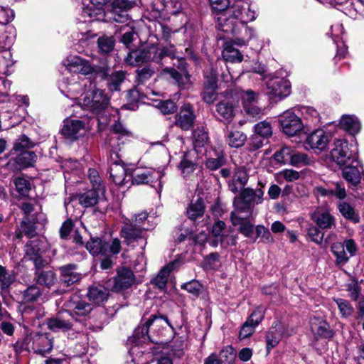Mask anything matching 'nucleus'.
Returning a JSON list of instances; mask_svg holds the SVG:
<instances>
[{
    "instance_id": "680f3d73",
    "label": "nucleus",
    "mask_w": 364,
    "mask_h": 364,
    "mask_svg": "<svg viewBox=\"0 0 364 364\" xmlns=\"http://www.w3.org/2000/svg\"><path fill=\"white\" fill-rule=\"evenodd\" d=\"M265 314V308L259 306L257 307L248 318V321L252 322L255 326H258L262 321Z\"/></svg>"
},
{
    "instance_id": "4be33fe9",
    "label": "nucleus",
    "mask_w": 364,
    "mask_h": 364,
    "mask_svg": "<svg viewBox=\"0 0 364 364\" xmlns=\"http://www.w3.org/2000/svg\"><path fill=\"white\" fill-rule=\"evenodd\" d=\"M144 228L136 227V225L125 223L121 230V236L127 245H130L144 237Z\"/></svg>"
},
{
    "instance_id": "0eeeda50",
    "label": "nucleus",
    "mask_w": 364,
    "mask_h": 364,
    "mask_svg": "<svg viewBox=\"0 0 364 364\" xmlns=\"http://www.w3.org/2000/svg\"><path fill=\"white\" fill-rule=\"evenodd\" d=\"M64 65L71 73H80L84 75L95 73L102 79L109 75V68L107 61H102L100 65H91L88 60L77 55H70L63 62Z\"/></svg>"
},
{
    "instance_id": "9d476101",
    "label": "nucleus",
    "mask_w": 364,
    "mask_h": 364,
    "mask_svg": "<svg viewBox=\"0 0 364 364\" xmlns=\"http://www.w3.org/2000/svg\"><path fill=\"white\" fill-rule=\"evenodd\" d=\"M264 192L262 188H250L241 189L240 194L234 198L233 205L237 212L252 213V207L262 202Z\"/></svg>"
},
{
    "instance_id": "bb28decb",
    "label": "nucleus",
    "mask_w": 364,
    "mask_h": 364,
    "mask_svg": "<svg viewBox=\"0 0 364 364\" xmlns=\"http://www.w3.org/2000/svg\"><path fill=\"white\" fill-rule=\"evenodd\" d=\"M311 330L315 336L323 338H331L333 331L330 329L328 323L321 318L314 317L311 320Z\"/></svg>"
},
{
    "instance_id": "4c0bfd02",
    "label": "nucleus",
    "mask_w": 364,
    "mask_h": 364,
    "mask_svg": "<svg viewBox=\"0 0 364 364\" xmlns=\"http://www.w3.org/2000/svg\"><path fill=\"white\" fill-rule=\"evenodd\" d=\"M343 176L350 184L356 186L360 181V171L356 165L347 166L343 170Z\"/></svg>"
},
{
    "instance_id": "9b49d317",
    "label": "nucleus",
    "mask_w": 364,
    "mask_h": 364,
    "mask_svg": "<svg viewBox=\"0 0 364 364\" xmlns=\"http://www.w3.org/2000/svg\"><path fill=\"white\" fill-rule=\"evenodd\" d=\"M357 148L349 145L346 140L337 139L334 142V147L331 151L332 159L341 166L345 165L350 160L356 161Z\"/></svg>"
},
{
    "instance_id": "7c9ffc66",
    "label": "nucleus",
    "mask_w": 364,
    "mask_h": 364,
    "mask_svg": "<svg viewBox=\"0 0 364 364\" xmlns=\"http://www.w3.org/2000/svg\"><path fill=\"white\" fill-rule=\"evenodd\" d=\"M247 22H242V25L236 26V29L234 31H230L229 33L235 34H241V38H237L235 41V43L237 45H245L247 42L251 40L255 36V30L246 25Z\"/></svg>"
},
{
    "instance_id": "a19ab883",
    "label": "nucleus",
    "mask_w": 364,
    "mask_h": 364,
    "mask_svg": "<svg viewBox=\"0 0 364 364\" xmlns=\"http://www.w3.org/2000/svg\"><path fill=\"white\" fill-rule=\"evenodd\" d=\"M97 188H92L79 196V203L85 207H92L98 201V193Z\"/></svg>"
},
{
    "instance_id": "2eb2a0df",
    "label": "nucleus",
    "mask_w": 364,
    "mask_h": 364,
    "mask_svg": "<svg viewBox=\"0 0 364 364\" xmlns=\"http://www.w3.org/2000/svg\"><path fill=\"white\" fill-rule=\"evenodd\" d=\"M218 74L211 73L210 75H205L203 99L208 104L213 103L218 98Z\"/></svg>"
},
{
    "instance_id": "473e14b6",
    "label": "nucleus",
    "mask_w": 364,
    "mask_h": 364,
    "mask_svg": "<svg viewBox=\"0 0 364 364\" xmlns=\"http://www.w3.org/2000/svg\"><path fill=\"white\" fill-rule=\"evenodd\" d=\"M341 127L349 134L354 135L359 132L360 123L354 115H343L340 120Z\"/></svg>"
},
{
    "instance_id": "6e6552de",
    "label": "nucleus",
    "mask_w": 364,
    "mask_h": 364,
    "mask_svg": "<svg viewBox=\"0 0 364 364\" xmlns=\"http://www.w3.org/2000/svg\"><path fill=\"white\" fill-rule=\"evenodd\" d=\"M86 249L93 256L102 257L101 268L108 269L112 264V257L114 255V240L107 241L103 237H91L86 242Z\"/></svg>"
},
{
    "instance_id": "2f4dec72",
    "label": "nucleus",
    "mask_w": 364,
    "mask_h": 364,
    "mask_svg": "<svg viewBox=\"0 0 364 364\" xmlns=\"http://www.w3.org/2000/svg\"><path fill=\"white\" fill-rule=\"evenodd\" d=\"M311 218L322 229H329L336 225L334 218L327 211L315 212Z\"/></svg>"
},
{
    "instance_id": "39448f33",
    "label": "nucleus",
    "mask_w": 364,
    "mask_h": 364,
    "mask_svg": "<svg viewBox=\"0 0 364 364\" xmlns=\"http://www.w3.org/2000/svg\"><path fill=\"white\" fill-rule=\"evenodd\" d=\"M81 16L83 21L112 22L114 20V1L82 0Z\"/></svg>"
},
{
    "instance_id": "58836bf2",
    "label": "nucleus",
    "mask_w": 364,
    "mask_h": 364,
    "mask_svg": "<svg viewBox=\"0 0 364 364\" xmlns=\"http://www.w3.org/2000/svg\"><path fill=\"white\" fill-rule=\"evenodd\" d=\"M204 204L203 201L198 198L196 201H192L188 205L186 213L188 218L192 220L201 217L204 213Z\"/></svg>"
},
{
    "instance_id": "bf43d9fd",
    "label": "nucleus",
    "mask_w": 364,
    "mask_h": 364,
    "mask_svg": "<svg viewBox=\"0 0 364 364\" xmlns=\"http://www.w3.org/2000/svg\"><path fill=\"white\" fill-rule=\"evenodd\" d=\"M256 234L257 237H261L263 242L273 243L274 238L269 230L263 225H257L256 227Z\"/></svg>"
},
{
    "instance_id": "8fccbe9b",
    "label": "nucleus",
    "mask_w": 364,
    "mask_h": 364,
    "mask_svg": "<svg viewBox=\"0 0 364 364\" xmlns=\"http://www.w3.org/2000/svg\"><path fill=\"white\" fill-rule=\"evenodd\" d=\"M125 61L127 64L133 66L145 63L143 50H134L129 52Z\"/></svg>"
},
{
    "instance_id": "f3484780",
    "label": "nucleus",
    "mask_w": 364,
    "mask_h": 364,
    "mask_svg": "<svg viewBox=\"0 0 364 364\" xmlns=\"http://www.w3.org/2000/svg\"><path fill=\"white\" fill-rule=\"evenodd\" d=\"M195 118L193 107L190 104H186L176 115L175 124L183 130H188L193 127Z\"/></svg>"
},
{
    "instance_id": "c85d7f7f",
    "label": "nucleus",
    "mask_w": 364,
    "mask_h": 364,
    "mask_svg": "<svg viewBox=\"0 0 364 364\" xmlns=\"http://www.w3.org/2000/svg\"><path fill=\"white\" fill-rule=\"evenodd\" d=\"M109 291L108 287L102 285L91 287L87 293L89 299L96 304H100L107 301Z\"/></svg>"
},
{
    "instance_id": "1a4fd4ad",
    "label": "nucleus",
    "mask_w": 364,
    "mask_h": 364,
    "mask_svg": "<svg viewBox=\"0 0 364 364\" xmlns=\"http://www.w3.org/2000/svg\"><path fill=\"white\" fill-rule=\"evenodd\" d=\"M66 313L75 321L78 323L81 328H75V329L80 331L86 325L87 316L92 310V306L82 300L78 294H73L64 304Z\"/></svg>"
},
{
    "instance_id": "0e129e2a",
    "label": "nucleus",
    "mask_w": 364,
    "mask_h": 364,
    "mask_svg": "<svg viewBox=\"0 0 364 364\" xmlns=\"http://www.w3.org/2000/svg\"><path fill=\"white\" fill-rule=\"evenodd\" d=\"M256 326L252 323L250 321L247 320L241 328L239 333L240 339H245L250 336L254 332Z\"/></svg>"
},
{
    "instance_id": "3c124183",
    "label": "nucleus",
    "mask_w": 364,
    "mask_h": 364,
    "mask_svg": "<svg viewBox=\"0 0 364 364\" xmlns=\"http://www.w3.org/2000/svg\"><path fill=\"white\" fill-rule=\"evenodd\" d=\"M236 354L234 349L231 346L223 348L220 352V360L221 364H232L235 360Z\"/></svg>"
},
{
    "instance_id": "052dcab7",
    "label": "nucleus",
    "mask_w": 364,
    "mask_h": 364,
    "mask_svg": "<svg viewBox=\"0 0 364 364\" xmlns=\"http://www.w3.org/2000/svg\"><path fill=\"white\" fill-rule=\"evenodd\" d=\"M16 191L21 195H26L30 191L31 184L29 181L23 178H16L14 180Z\"/></svg>"
},
{
    "instance_id": "13d9d810",
    "label": "nucleus",
    "mask_w": 364,
    "mask_h": 364,
    "mask_svg": "<svg viewBox=\"0 0 364 364\" xmlns=\"http://www.w3.org/2000/svg\"><path fill=\"white\" fill-rule=\"evenodd\" d=\"M181 289L186 290L195 296H199L202 285L197 280H191L181 285Z\"/></svg>"
},
{
    "instance_id": "5fc2aeb1",
    "label": "nucleus",
    "mask_w": 364,
    "mask_h": 364,
    "mask_svg": "<svg viewBox=\"0 0 364 364\" xmlns=\"http://www.w3.org/2000/svg\"><path fill=\"white\" fill-rule=\"evenodd\" d=\"M136 73V81L139 84H143L154 75L155 73V69L149 65L143 68L142 69L138 70Z\"/></svg>"
},
{
    "instance_id": "423d86ee",
    "label": "nucleus",
    "mask_w": 364,
    "mask_h": 364,
    "mask_svg": "<svg viewBox=\"0 0 364 364\" xmlns=\"http://www.w3.org/2000/svg\"><path fill=\"white\" fill-rule=\"evenodd\" d=\"M115 184L120 187L126 186L129 188L132 183L137 185L148 183L153 181V178H161L162 175L159 171H152L151 170H144L143 171H136L133 176H131L129 168H127L125 164L122 161L115 159Z\"/></svg>"
},
{
    "instance_id": "f8f14e48",
    "label": "nucleus",
    "mask_w": 364,
    "mask_h": 364,
    "mask_svg": "<svg viewBox=\"0 0 364 364\" xmlns=\"http://www.w3.org/2000/svg\"><path fill=\"white\" fill-rule=\"evenodd\" d=\"M267 94L272 100L277 101L291 93V83L284 78L272 77L267 82Z\"/></svg>"
},
{
    "instance_id": "864d4df0",
    "label": "nucleus",
    "mask_w": 364,
    "mask_h": 364,
    "mask_svg": "<svg viewBox=\"0 0 364 364\" xmlns=\"http://www.w3.org/2000/svg\"><path fill=\"white\" fill-rule=\"evenodd\" d=\"M277 181L281 178H283L289 182H293L298 180L300 178V173L294 169H284L276 175Z\"/></svg>"
},
{
    "instance_id": "69168bd1",
    "label": "nucleus",
    "mask_w": 364,
    "mask_h": 364,
    "mask_svg": "<svg viewBox=\"0 0 364 364\" xmlns=\"http://www.w3.org/2000/svg\"><path fill=\"white\" fill-rule=\"evenodd\" d=\"M40 296V290L36 286H30L23 292L24 299L27 301H33Z\"/></svg>"
},
{
    "instance_id": "de8ad7c7",
    "label": "nucleus",
    "mask_w": 364,
    "mask_h": 364,
    "mask_svg": "<svg viewBox=\"0 0 364 364\" xmlns=\"http://www.w3.org/2000/svg\"><path fill=\"white\" fill-rule=\"evenodd\" d=\"M37 281L39 284L50 288L55 284L56 278L53 271H43L38 274Z\"/></svg>"
},
{
    "instance_id": "a18cd8bd",
    "label": "nucleus",
    "mask_w": 364,
    "mask_h": 364,
    "mask_svg": "<svg viewBox=\"0 0 364 364\" xmlns=\"http://www.w3.org/2000/svg\"><path fill=\"white\" fill-rule=\"evenodd\" d=\"M293 151L291 147L284 146L274 154V159L279 163L289 164Z\"/></svg>"
},
{
    "instance_id": "f03ea898",
    "label": "nucleus",
    "mask_w": 364,
    "mask_h": 364,
    "mask_svg": "<svg viewBox=\"0 0 364 364\" xmlns=\"http://www.w3.org/2000/svg\"><path fill=\"white\" fill-rule=\"evenodd\" d=\"M210 4L217 15L218 27L224 32L234 31L236 26L256 18L255 11L247 1L237 0L230 6L229 0H210Z\"/></svg>"
},
{
    "instance_id": "20e7f679",
    "label": "nucleus",
    "mask_w": 364,
    "mask_h": 364,
    "mask_svg": "<svg viewBox=\"0 0 364 364\" xmlns=\"http://www.w3.org/2000/svg\"><path fill=\"white\" fill-rule=\"evenodd\" d=\"M34 145L35 144L25 135H22L16 139L9 154L8 168L15 171L33 166L37 156L35 152L29 149Z\"/></svg>"
},
{
    "instance_id": "09e8293b",
    "label": "nucleus",
    "mask_w": 364,
    "mask_h": 364,
    "mask_svg": "<svg viewBox=\"0 0 364 364\" xmlns=\"http://www.w3.org/2000/svg\"><path fill=\"white\" fill-rule=\"evenodd\" d=\"M193 136L196 146H203L208 140V134L203 127L194 129Z\"/></svg>"
},
{
    "instance_id": "7ed1b4c3",
    "label": "nucleus",
    "mask_w": 364,
    "mask_h": 364,
    "mask_svg": "<svg viewBox=\"0 0 364 364\" xmlns=\"http://www.w3.org/2000/svg\"><path fill=\"white\" fill-rule=\"evenodd\" d=\"M82 88L84 92L78 99V104L83 109L98 114L107 107L109 98L103 90L97 88L95 83L90 78L85 77L80 82L69 83L68 95H77Z\"/></svg>"
},
{
    "instance_id": "aec40b11",
    "label": "nucleus",
    "mask_w": 364,
    "mask_h": 364,
    "mask_svg": "<svg viewBox=\"0 0 364 364\" xmlns=\"http://www.w3.org/2000/svg\"><path fill=\"white\" fill-rule=\"evenodd\" d=\"M329 142L328 136L322 129H317L308 136L306 144L310 149L324 150Z\"/></svg>"
},
{
    "instance_id": "774afa93",
    "label": "nucleus",
    "mask_w": 364,
    "mask_h": 364,
    "mask_svg": "<svg viewBox=\"0 0 364 364\" xmlns=\"http://www.w3.org/2000/svg\"><path fill=\"white\" fill-rule=\"evenodd\" d=\"M219 265V255L210 254L205 259L204 266L207 269H213Z\"/></svg>"
},
{
    "instance_id": "a211bd4d",
    "label": "nucleus",
    "mask_w": 364,
    "mask_h": 364,
    "mask_svg": "<svg viewBox=\"0 0 364 364\" xmlns=\"http://www.w3.org/2000/svg\"><path fill=\"white\" fill-rule=\"evenodd\" d=\"M67 316H69L66 310L65 312L58 313L56 316L48 319V328L53 331H68L73 329L74 324Z\"/></svg>"
},
{
    "instance_id": "e433bc0d",
    "label": "nucleus",
    "mask_w": 364,
    "mask_h": 364,
    "mask_svg": "<svg viewBox=\"0 0 364 364\" xmlns=\"http://www.w3.org/2000/svg\"><path fill=\"white\" fill-rule=\"evenodd\" d=\"M331 252L336 257V263L337 265L343 266L346 264L349 259V256L345 252L344 245L341 242H334L331 245Z\"/></svg>"
},
{
    "instance_id": "ea45409f",
    "label": "nucleus",
    "mask_w": 364,
    "mask_h": 364,
    "mask_svg": "<svg viewBox=\"0 0 364 364\" xmlns=\"http://www.w3.org/2000/svg\"><path fill=\"white\" fill-rule=\"evenodd\" d=\"M340 213L347 220L357 223L360 220L358 214L355 211L354 208L346 202H341L338 205Z\"/></svg>"
},
{
    "instance_id": "f704fd0d",
    "label": "nucleus",
    "mask_w": 364,
    "mask_h": 364,
    "mask_svg": "<svg viewBox=\"0 0 364 364\" xmlns=\"http://www.w3.org/2000/svg\"><path fill=\"white\" fill-rule=\"evenodd\" d=\"M222 55L225 61L231 63H240L243 60V55L239 50L235 48L229 42L225 43Z\"/></svg>"
},
{
    "instance_id": "cd10ccee",
    "label": "nucleus",
    "mask_w": 364,
    "mask_h": 364,
    "mask_svg": "<svg viewBox=\"0 0 364 364\" xmlns=\"http://www.w3.org/2000/svg\"><path fill=\"white\" fill-rule=\"evenodd\" d=\"M53 348L50 339L46 334L36 335L33 338V349L35 353L44 355Z\"/></svg>"
},
{
    "instance_id": "c9c22d12",
    "label": "nucleus",
    "mask_w": 364,
    "mask_h": 364,
    "mask_svg": "<svg viewBox=\"0 0 364 364\" xmlns=\"http://www.w3.org/2000/svg\"><path fill=\"white\" fill-rule=\"evenodd\" d=\"M225 138L228 145L235 148L242 146L247 140L246 135L243 132L237 130L228 131Z\"/></svg>"
},
{
    "instance_id": "6e6d98bb",
    "label": "nucleus",
    "mask_w": 364,
    "mask_h": 364,
    "mask_svg": "<svg viewBox=\"0 0 364 364\" xmlns=\"http://www.w3.org/2000/svg\"><path fill=\"white\" fill-rule=\"evenodd\" d=\"M255 134L261 136L262 138L269 137L272 134L271 124L266 121L257 123L255 126Z\"/></svg>"
},
{
    "instance_id": "a878e982",
    "label": "nucleus",
    "mask_w": 364,
    "mask_h": 364,
    "mask_svg": "<svg viewBox=\"0 0 364 364\" xmlns=\"http://www.w3.org/2000/svg\"><path fill=\"white\" fill-rule=\"evenodd\" d=\"M241 212L232 211L231 213V222L234 226H239V231L245 237H252L253 235V225L247 218L239 215Z\"/></svg>"
},
{
    "instance_id": "72a5a7b5",
    "label": "nucleus",
    "mask_w": 364,
    "mask_h": 364,
    "mask_svg": "<svg viewBox=\"0 0 364 364\" xmlns=\"http://www.w3.org/2000/svg\"><path fill=\"white\" fill-rule=\"evenodd\" d=\"M133 4L128 0H115V22L124 23L127 21V11Z\"/></svg>"
},
{
    "instance_id": "dca6fc26",
    "label": "nucleus",
    "mask_w": 364,
    "mask_h": 364,
    "mask_svg": "<svg viewBox=\"0 0 364 364\" xmlns=\"http://www.w3.org/2000/svg\"><path fill=\"white\" fill-rule=\"evenodd\" d=\"M41 241L38 239H35L29 241L25 245V253L26 257L28 259L33 260L35 267L37 269L43 267L46 262L41 257Z\"/></svg>"
},
{
    "instance_id": "338daca9",
    "label": "nucleus",
    "mask_w": 364,
    "mask_h": 364,
    "mask_svg": "<svg viewBox=\"0 0 364 364\" xmlns=\"http://www.w3.org/2000/svg\"><path fill=\"white\" fill-rule=\"evenodd\" d=\"M164 72L167 73L174 79L178 84H183L185 80H188V75L186 73L181 74L174 68H166Z\"/></svg>"
},
{
    "instance_id": "79ce46f5",
    "label": "nucleus",
    "mask_w": 364,
    "mask_h": 364,
    "mask_svg": "<svg viewBox=\"0 0 364 364\" xmlns=\"http://www.w3.org/2000/svg\"><path fill=\"white\" fill-rule=\"evenodd\" d=\"M218 114L227 121H230L234 117V107L232 103L226 101L220 102L217 105Z\"/></svg>"
},
{
    "instance_id": "412c9836",
    "label": "nucleus",
    "mask_w": 364,
    "mask_h": 364,
    "mask_svg": "<svg viewBox=\"0 0 364 364\" xmlns=\"http://www.w3.org/2000/svg\"><path fill=\"white\" fill-rule=\"evenodd\" d=\"M85 130V124L80 120L67 119L64 122L61 133L65 137L77 139Z\"/></svg>"
},
{
    "instance_id": "5701e85b",
    "label": "nucleus",
    "mask_w": 364,
    "mask_h": 364,
    "mask_svg": "<svg viewBox=\"0 0 364 364\" xmlns=\"http://www.w3.org/2000/svg\"><path fill=\"white\" fill-rule=\"evenodd\" d=\"M284 326L282 323L276 321L267 333V349L269 351L279 343L283 337Z\"/></svg>"
},
{
    "instance_id": "4468645a",
    "label": "nucleus",
    "mask_w": 364,
    "mask_h": 364,
    "mask_svg": "<svg viewBox=\"0 0 364 364\" xmlns=\"http://www.w3.org/2000/svg\"><path fill=\"white\" fill-rule=\"evenodd\" d=\"M145 62L154 61L160 63L165 56L174 58L176 57V50L173 46L159 48L156 46H151L142 49Z\"/></svg>"
},
{
    "instance_id": "e2e57ef3",
    "label": "nucleus",
    "mask_w": 364,
    "mask_h": 364,
    "mask_svg": "<svg viewBox=\"0 0 364 364\" xmlns=\"http://www.w3.org/2000/svg\"><path fill=\"white\" fill-rule=\"evenodd\" d=\"M308 235L314 242L320 245L323 242L324 233L318 228L310 226L308 228Z\"/></svg>"
},
{
    "instance_id": "393cba45",
    "label": "nucleus",
    "mask_w": 364,
    "mask_h": 364,
    "mask_svg": "<svg viewBox=\"0 0 364 364\" xmlns=\"http://www.w3.org/2000/svg\"><path fill=\"white\" fill-rule=\"evenodd\" d=\"M248 178L246 170L242 167L237 168L234 172L232 180L228 183L229 190L234 193H237L244 188Z\"/></svg>"
},
{
    "instance_id": "c03bdc74",
    "label": "nucleus",
    "mask_w": 364,
    "mask_h": 364,
    "mask_svg": "<svg viewBox=\"0 0 364 364\" xmlns=\"http://www.w3.org/2000/svg\"><path fill=\"white\" fill-rule=\"evenodd\" d=\"M311 163V160L306 154L299 152L295 150L293 151L289 163L290 165L296 167H300L309 165Z\"/></svg>"
},
{
    "instance_id": "37998d69",
    "label": "nucleus",
    "mask_w": 364,
    "mask_h": 364,
    "mask_svg": "<svg viewBox=\"0 0 364 364\" xmlns=\"http://www.w3.org/2000/svg\"><path fill=\"white\" fill-rule=\"evenodd\" d=\"M333 301L336 304L342 318H348L353 315L354 309L349 301L341 298L333 299Z\"/></svg>"
},
{
    "instance_id": "6ab92c4d",
    "label": "nucleus",
    "mask_w": 364,
    "mask_h": 364,
    "mask_svg": "<svg viewBox=\"0 0 364 364\" xmlns=\"http://www.w3.org/2000/svg\"><path fill=\"white\" fill-rule=\"evenodd\" d=\"M135 281V277L129 267L122 266L117 269L115 277V292L130 287Z\"/></svg>"
},
{
    "instance_id": "c756f323",
    "label": "nucleus",
    "mask_w": 364,
    "mask_h": 364,
    "mask_svg": "<svg viewBox=\"0 0 364 364\" xmlns=\"http://www.w3.org/2000/svg\"><path fill=\"white\" fill-rule=\"evenodd\" d=\"M178 262H170L162 268L157 276L152 280V283L160 289H164L170 273L175 269Z\"/></svg>"
},
{
    "instance_id": "49530a36",
    "label": "nucleus",
    "mask_w": 364,
    "mask_h": 364,
    "mask_svg": "<svg viewBox=\"0 0 364 364\" xmlns=\"http://www.w3.org/2000/svg\"><path fill=\"white\" fill-rule=\"evenodd\" d=\"M154 106L163 114H169L174 113L177 109V106L176 103L171 100H159L158 102H156Z\"/></svg>"
},
{
    "instance_id": "ddd939ff",
    "label": "nucleus",
    "mask_w": 364,
    "mask_h": 364,
    "mask_svg": "<svg viewBox=\"0 0 364 364\" xmlns=\"http://www.w3.org/2000/svg\"><path fill=\"white\" fill-rule=\"evenodd\" d=\"M280 124L284 133L289 136H295L304 128L301 119L291 111L282 114Z\"/></svg>"
},
{
    "instance_id": "4d7b16f0",
    "label": "nucleus",
    "mask_w": 364,
    "mask_h": 364,
    "mask_svg": "<svg viewBox=\"0 0 364 364\" xmlns=\"http://www.w3.org/2000/svg\"><path fill=\"white\" fill-rule=\"evenodd\" d=\"M114 130L115 139L122 140V144H124L132 136V133L119 122L115 123Z\"/></svg>"
},
{
    "instance_id": "603ef678",
    "label": "nucleus",
    "mask_w": 364,
    "mask_h": 364,
    "mask_svg": "<svg viewBox=\"0 0 364 364\" xmlns=\"http://www.w3.org/2000/svg\"><path fill=\"white\" fill-rule=\"evenodd\" d=\"M98 48L101 53H108L114 49V39L112 36H102L98 38Z\"/></svg>"
},
{
    "instance_id": "f257e3e1",
    "label": "nucleus",
    "mask_w": 364,
    "mask_h": 364,
    "mask_svg": "<svg viewBox=\"0 0 364 364\" xmlns=\"http://www.w3.org/2000/svg\"><path fill=\"white\" fill-rule=\"evenodd\" d=\"M173 328L164 316L151 315L141 326L136 328L129 339L131 347L129 353L136 364H146L154 356L161 353L167 344L166 333H172Z\"/></svg>"
},
{
    "instance_id": "b1692460",
    "label": "nucleus",
    "mask_w": 364,
    "mask_h": 364,
    "mask_svg": "<svg viewBox=\"0 0 364 364\" xmlns=\"http://www.w3.org/2000/svg\"><path fill=\"white\" fill-rule=\"evenodd\" d=\"M16 279L13 271L0 265V294L4 299L9 294V289Z\"/></svg>"
}]
</instances>
